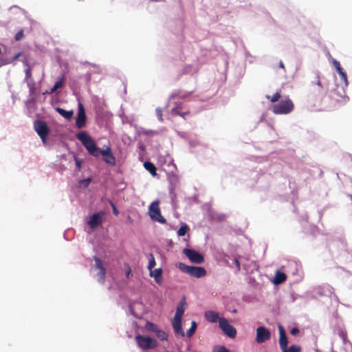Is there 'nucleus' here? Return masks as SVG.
Here are the masks:
<instances>
[{
    "label": "nucleus",
    "instance_id": "7",
    "mask_svg": "<svg viewBox=\"0 0 352 352\" xmlns=\"http://www.w3.org/2000/svg\"><path fill=\"white\" fill-rule=\"evenodd\" d=\"M34 128L42 141L45 142L50 131L47 124L44 121L37 120L34 122Z\"/></svg>",
    "mask_w": 352,
    "mask_h": 352
},
{
    "label": "nucleus",
    "instance_id": "45",
    "mask_svg": "<svg viewBox=\"0 0 352 352\" xmlns=\"http://www.w3.org/2000/svg\"><path fill=\"white\" fill-rule=\"evenodd\" d=\"M111 206L113 208V213L115 215H118L119 214V212H118V209L116 208V206L113 203H111Z\"/></svg>",
    "mask_w": 352,
    "mask_h": 352
},
{
    "label": "nucleus",
    "instance_id": "39",
    "mask_svg": "<svg viewBox=\"0 0 352 352\" xmlns=\"http://www.w3.org/2000/svg\"><path fill=\"white\" fill-rule=\"evenodd\" d=\"M185 98V96H180L179 94V92L177 91V92H175L173 93V94H171L170 96V99H173V98Z\"/></svg>",
    "mask_w": 352,
    "mask_h": 352
},
{
    "label": "nucleus",
    "instance_id": "23",
    "mask_svg": "<svg viewBox=\"0 0 352 352\" xmlns=\"http://www.w3.org/2000/svg\"><path fill=\"white\" fill-rule=\"evenodd\" d=\"M182 104L175 103V106L171 109V114L173 116H180L182 111Z\"/></svg>",
    "mask_w": 352,
    "mask_h": 352
},
{
    "label": "nucleus",
    "instance_id": "43",
    "mask_svg": "<svg viewBox=\"0 0 352 352\" xmlns=\"http://www.w3.org/2000/svg\"><path fill=\"white\" fill-rule=\"evenodd\" d=\"M181 114L182 115H180L179 116H181L184 119H186V118L190 115V112L188 111H182Z\"/></svg>",
    "mask_w": 352,
    "mask_h": 352
},
{
    "label": "nucleus",
    "instance_id": "8",
    "mask_svg": "<svg viewBox=\"0 0 352 352\" xmlns=\"http://www.w3.org/2000/svg\"><path fill=\"white\" fill-rule=\"evenodd\" d=\"M183 252L192 263L201 264L204 261L203 255L196 250L185 248L184 249Z\"/></svg>",
    "mask_w": 352,
    "mask_h": 352
},
{
    "label": "nucleus",
    "instance_id": "14",
    "mask_svg": "<svg viewBox=\"0 0 352 352\" xmlns=\"http://www.w3.org/2000/svg\"><path fill=\"white\" fill-rule=\"evenodd\" d=\"M344 96L345 92L342 87L340 88L338 87L336 89L331 91L330 92V97L337 102H340V100H342V99L344 98Z\"/></svg>",
    "mask_w": 352,
    "mask_h": 352
},
{
    "label": "nucleus",
    "instance_id": "25",
    "mask_svg": "<svg viewBox=\"0 0 352 352\" xmlns=\"http://www.w3.org/2000/svg\"><path fill=\"white\" fill-rule=\"evenodd\" d=\"M145 329L147 331H152V332H156L157 330L159 329L158 327L154 323L151 322H147L145 325Z\"/></svg>",
    "mask_w": 352,
    "mask_h": 352
},
{
    "label": "nucleus",
    "instance_id": "17",
    "mask_svg": "<svg viewBox=\"0 0 352 352\" xmlns=\"http://www.w3.org/2000/svg\"><path fill=\"white\" fill-rule=\"evenodd\" d=\"M185 305L186 300L185 298H183L179 303L178 304L176 309V312L173 318L175 319H182V316L185 311Z\"/></svg>",
    "mask_w": 352,
    "mask_h": 352
},
{
    "label": "nucleus",
    "instance_id": "46",
    "mask_svg": "<svg viewBox=\"0 0 352 352\" xmlns=\"http://www.w3.org/2000/svg\"><path fill=\"white\" fill-rule=\"evenodd\" d=\"M299 333V329L296 327L295 328H293L292 330H291V334L293 335V336H295L296 334H298Z\"/></svg>",
    "mask_w": 352,
    "mask_h": 352
},
{
    "label": "nucleus",
    "instance_id": "27",
    "mask_svg": "<svg viewBox=\"0 0 352 352\" xmlns=\"http://www.w3.org/2000/svg\"><path fill=\"white\" fill-rule=\"evenodd\" d=\"M301 347L298 345H292L289 348L287 346L282 352H300Z\"/></svg>",
    "mask_w": 352,
    "mask_h": 352
},
{
    "label": "nucleus",
    "instance_id": "2",
    "mask_svg": "<svg viewBox=\"0 0 352 352\" xmlns=\"http://www.w3.org/2000/svg\"><path fill=\"white\" fill-rule=\"evenodd\" d=\"M294 104L292 100L288 97L282 99L279 102L272 107V111L274 114L286 115L293 111Z\"/></svg>",
    "mask_w": 352,
    "mask_h": 352
},
{
    "label": "nucleus",
    "instance_id": "19",
    "mask_svg": "<svg viewBox=\"0 0 352 352\" xmlns=\"http://www.w3.org/2000/svg\"><path fill=\"white\" fill-rule=\"evenodd\" d=\"M286 278L287 276L285 273L281 272L280 271H277L274 278V283L275 285L281 284L286 280Z\"/></svg>",
    "mask_w": 352,
    "mask_h": 352
},
{
    "label": "nucleus",
    "instance_id": "10",
    "mask_svg": "<svg viewBox=\"0 0 352 352\" xmlns=\"http://www.w3.org/2000/svg\"><path fill=\"white\" fill-rule=\"evenodd\" d=\"M87 116L83 104L79 102L78 104V115L76 120V126L78 129L83 128L86 124Z\"/></svg>",
    "mask_w": 352,
    "mask_h": 352
},
{
    "label": "nucleus",
    "instance_id": "3",
    "mask_svg": "<svg viewBox=\"0 0 352 352\" xmlns=\"http://www.w3.org/2000/svg\"><path fill=\"white\" fill-rule=\"evenodd\" d=\"M177 267L181 271L195 278H201L206 275V270L202 267L189 266L183 263H179Z\"/></svg>",
    "mask_w": 352,
    "mask_h": 352
},
{
    "label": "nucleus",
    "instance_id": "36",
    "mask_svg": "<svg viewBox=\"0 0 352 352\" xmlns=\"http://www.w3.org/2000/svg\"><path fill=\"white\" fill-rule=\"evenodd\" d=\"M23 30H19L15 35V40L19 41L23 37Z\"/></svg>",
    "mask_w": 352,
    "mask_h": 352
},
{
    "label": "nucleus",
    "instance_id": "35",
    "mask_svg": "<svg viewBox=\"0 0 352 352\" xmlns=\"http://www.w3.org/2000/svg\"><path fill=\"white\" fill-rule=\"evenodd\" d=\"M90 182H91L90 178L82 179L79 182L80 185L83 186L84 187H87L89 185Z\"/></svg>",
    "mask_w": 352,
    "mask_h": 352
},
{
    "label": "nucleus",
    "instance_id": "16",
    "mask_svg": "<svg viewBox=\"0 0 352 352\" xmlns=\"http://www.w3.org/2000/svg\"><path fill=\"white\" fill-rule=\"evenodd\" d=\"M172 324L175 333L179 334L182 337L185 336L182 326V319L173 318Z\"/></svg>",
    "mask_w": 352,
    "mask_h": 352
},
{
    "label": "nucleus",
    "instance_id": "42",
    "mask_svg": "<svg viewBox=\"0 0 352 352\" xmlns=\"http://www.w3.org/2000/svg\"><path fill=\"white\" fill-rule=\"evenodd\" d=\"M32 76V70L30 67L25 69V78H30Z\"/></svg>",
    "mask_w": 352,
    "mask_h": 352
},
{
    "label": "nucleus",
    "instance_id": "49",
    "mask_svg": "<svg viewBox=\"0 0 352 352\" xmlns=\"http://www.w3.org/2000/svg\"><path fill=\"white\" fill-rule=\"evenodd\" d=\"M19 56H20V54H18L15 56L14 59H16Z\"/></svg>",
    "mask_w": 352,
    "mask_h": 352
},
{
    "label": "nucleus",
    "instance_id": "22",
    "mask_svg": "<svg viewBox=\"0 0 352 352\" xmlns=\"http://www.w3.org/2000/svg\"><path fill=\"white\" fill-rule=\"evenodd\" d=\"M144 166L153 176H155L157 175L156 167L152 162H145Z\"/></svg>",
    "mask_w": 352,
    "mask_h": 352
},
{
    "label": "nucleus",
    "instance_id": "34",
    "mask_svg": "<svg viewBox=\"0 0 352 352\" xmlns=\"http://www.w3.org/2000/svg\"><path fill=\"white\" fill-rule=\"evenodd\" d=\"M333 64L335 68L336 69V71L338 72V73L343 70L340 63L338 60L333 59Z\"/></svg>",
    "mask_w": 352,
    "mask_h": 352
},
{
    "label": "nucleus",
    "instance_id": "20",
    "mask_svg": "<svg viewBox=\"0 0 352 352\" xmlns=\"http://www.w3.org/2000/svg\"><path fill=\"white\" fill-rule=\"evenodd\" d=\"M56 111L67 120H70L74 114L73 111H67L60 107H56Z\"/></svg>",
    "mask_w": 352,
    "mask_h": 352
},
{
    "label": "nucleus",
    "instance_id": "21",
    "mask_svg": "<svg viewBox=\"0 0 352 352\" xmlns=\"http://www.w3.org/2000/svg\"><path fill=\"white\" fill-rule=\"evenodd\" d=\"M65 76H62L61 77H60L58 78V80H57V82L55 83V85H54V87L51 89L50 90V94H53L54 93L57 89L61 88L63 85H64V82H65Z\"/></svg>",
    "mask_w": 352,
    "mask_h": 352
},
{
    "label": "nucleus",
    "instance_id": "30",
    "mask_svg": "<svg viewBox=\"0 0 352 352\" xmlns=\"http://www.w3.org/2000/svg\"><path fill=\"white\" fill-rule=\"evenodd\" d=\"M155 264H156V263H155L154 256L153 255V254H149L148 269V270L153 269L155 267Z\"/></svg>",
    "mask_w": 352,
    "mask_h": 352
},
{
    "label": "nucleus",
    "instance_id": "9",
    "mask_svg": "<svg viewBox=\"0 0 352 352\" xmlns=\"http://www.w3.org/2000/svg\"><path fill=\"white\" fill-rule=\"evenodd\" d=\"M271 338V333L266 327L260 326L256 329V341L258 344L265 342Z\"/></svg>",
    "mask_w": 352,
    "mask_h": 352
},
{
    "label": "nucleus",
    "instance_id": "29",
    "mask_svg": "<svg viewBox=\"0 0 352 352\" xmlns=\"http://www.w3.org/2000/svg\"><path fill=\"white\" fill-rule=\"evenodd\" d=\"M189 230L188 226L186 224L182 225L177 230V234L179 236H184L188 230Z\"/></svg>",
    "mask_w": 352,
    "mask_h": 352
},
{
    "label": "nucleus",
    "instance_id": "28",
    "mask_svg": "<svg viewBox=\"0 0 352 352\" xmlns=\"http://www.w3.org/2000/svg\"><path fill=\"white\" fill-rule=\"evenodd\" d=\"M156 336L160 340H166L168 338V335L162 330L157 329L155 332Z\"/></svg>",
    "mask_w": 352,
    "mask_h": 352
},
{
    "label": "nucleus",
    "instance_id": "24",
    "mask_svg": "<svg viewBox=\"0 0 352 352\" xmlns=\"http://www.w3.org/2000/svg\"><path fill=\"white\" fill-rule=\"evenodd\" d=\"M197 322L194 320L191 322V327L187 331L186 336L188 338H190L192 336V335L195 333L196 329H197Z\"/></svg>",
    "mask_w": 352,
    "mask_h": 352
},
{
    "label": "nucleus",
    "instance_id": "41",
    "mask_svg": "<svg viewBox=\"0 0 352 352\" xmlns=\"http://www.w3.org/2000/svg\"><path fill=\"white\" fill-rule=\"evenodd\" d=\"M75 163H76L78 170H80V168L82 167V161L80 160L79 159L75 157Z\"/></svg>",
    "mask_w": 352,
    "mask_h": 352
},
{
    "label": "nucleus",
    "instance_id": "5",
    "mask_svg": "<svg viewBox=\"0 0 352 352\" xmlns=\"http://www.w3.org/2000/svg\"><path fill=\"white\" fill-rule=\"evenodd\" d=\"M149 215L152 220L165 223L166 220L161 214L160 208L159 207V201H153L149 206Z\"/></svg>",
    "mask_w": 352,
    "mask_h": 352
},
{
    "label": "nucleus",
    "instance_id": "48",
    "mask_svg": "<svg viewBox=\"0 0 352 352\" xmlns=\"http://www.w3.org/2000/svg\"><path fill=\"white\" fill-rule=\"evenodd\" d=\"M279 66H280V67H281V68H284V67H284V65H283V62H282V61H280V63H279Z\"/></svg>",
    "mask_w": 352,
    "mask_h": 352
},
{
    "label": "nucleus",
    "instance_id": "1",
    "mask_svg": "<svg viewBox=\"0 0 352 352\" xmlns=\"http://www.w3.org/2000/svg\"><path fill=\"white\" fill-rule=\"evenodd\" d=\"M76 138L81 142L89 155L96 157H98L102 155L103 160L106 164L115 165L116 158L109 146H104L102 149H100L96 146L94 140L85 131L79 132L76 135Z\"/></svg>",
    "mask_w": 352,
    "mask_h": 352
},
{
    "label": "nucleus",
    "instance_id": "47",
    "mask_svg": "<svg viewBox=\"0 0 352 352\" xmlns=\"http://www.w3.org/2000/svg\"><path fill=\"white\" fill-rule=\"evenodd\" d=\"M316 85L320 87H322L318 74L316 75Z\"/></svg>",
    "mask_w": 352,
    "mask_h": 352
},
{
    "label": "nucleus",
    "instance_id": "33",
    "mask_svg": "<svg viewBox=\"0 0 352 352\" xmlns=\"http://www.w3.org/2000/svg\"><path fill=\"white\" fill-rule=\"evenodd\" d=\"M156 116L160 122H163V113L161 108H157L155 110Z\"/></svg>",
    "mask_w": 352,
    "mask_h": 352
},
{
    "label": "nucleus",
    "instance_id": "4",
    "mask_svg": "<svg viewBox=\"0 0 352 352\" xmlns=\"http://www.w3.org/2000/svg\"><path fill=\"white\" fill-rule=\"evenodd\" d=\"M135 341L138 346L144 350L153 349L157 346L156 340L141 335L135 336Z\"/></svg>",
    "mask_w": 352,
    "mask_h": 352
},
{
    "label": "nucleus",
    "instance_id": "32",
    "mask_svg": "<svg viewBox=\"0 0 352 352\" xmlns=\"http://www.w3.org/2000/svg\"><path fill=\"white\" fill-rule=\"evenodd\" d=\"M339 336L344 344H346L349 342L347 338V333L346 331H344L342 330L340 331Z\"/></svg>",
    "mask_w": 352,
    "mask_h": 352
},
{
    "label": "nucleus",
    "instance_id": "38",
    "mask_svg": "<svg viewBox=\"0 0 352 352\" xmlns=\"http://www.w3.org/2000/svg\"><path fill=\"white\" fill-rule=\"evenodd\" d=\"M124 267H125L126 276V278H129L131 273V269L128 264H125Z\"/></svg>",
    "mask_w": 352,
    "mask_h": 352
},
{
    "label": "nucleus",
    "instance_id": "6",
    "mask_svg": "<svg viewBox=\"0 0 352 352\" xmlns=\"http://www.w3.org/2000/svg\"><path fill=\"white\" fill-rule=\"evenodd\" d=\"M219 327L228 337L234 338L236 336V329L232 326L227 319L221 318L219 320Z\"/></svg>",
    "mask_w": 352,
    "mask_h": 352
},
{
    "label": "nucleus",
    "instance_id": "13",
    "mask_svg": "<svg viewBox=\"0 0 352 352\" xmlns=\"http://www.w3.org/2000/svg\"><path fill=\"white\" fill-rule=\"evenodd\" d=\"M278 331H279V345L281 349V351H283L287 346L288 340L284 330V328L282 325H278Z\"/></svg>",
    "mask_w": 352,
    "mask_h": 352
},
{
    "label": "nucleus",
    "instance_id": "40",
    "mask_svg": "<svg viewBox=\"0 0 352 352\" xmlns=\"http://www.w3.org/2000/svg\"><path fill=\"white\" fill-rule=\"evenodd\" d=\"M214 352H230V351L225 346H220L217 349L214 350Z\"/></svg>",
    "mask_w": 352,
    "mask_h": 352
},
{
    "label": "nucleus",
    "instance_id": "31",
    "mask_svg": "<svg viewBox=\"0 0 352 352\" xmlns=\"http://www.w3.org/2000/svg\"><path fill=\"white\" fill-rule=\"evenodd\" d=\"M338 74H339L341 80L344 82L346 86H347L348 85V80H347L346 73L344 70H342V71L338 72Z\"/></svg>",
    "mask_w": 352,
    "mask_h": 352
},
{
    "label": "nucleus",
    "instance_id": "44",
    "mask_svg": "<svg viewBox=\"0 0 352 352\" xmlns=\"http://www.w3.org/2000/svg\"><path fill=\"white\" fill-rule=\"evenodd\" d=\"M234 264L237 268V270L239 271L241 270V265H240V262L237 259V258H235L234 261Z\"/></svg>",
    "mask_w": 352,
    "mask_h": 352
},
{
    "label": "nucleus",
    "instance_id": "18",
    "mask_svg": "<svg viewBox=\"0 0 352 352\" xmlns=\"http://www.w3.org/2000/svg\"><path fill=\"white\" fill-rule=\"evenodd\" d=\"M150 270V276L155 278V280L157 283L161 284L162 281V270L161 268H157L154 270Z\"/></svg>",
    "mask_w": 352,
    "mask_h": 352
},
{
    "label": "nucleus",
    "instance_id": "15",
    "mask_svg": "<svg viewBox=\"0 0 352 352\" xmlns=\"http://www.w3.org/2000/svg\"><path fill=\"white\" fill-rule=\"evenodd\" d=\"M205 318L210 322L214 323L221 318L219 317V314L214 311H207L204 314Z\"/></svg>",
    "mask_w": 352,
    "mask_h": 352
},
{
    "label": "nucleus",
    "instance_id": "12",
    "mask_svg": "<svg viewBox=\"0 0 352 352\" xmlns=\"http://www.w3.org/2000/svg\"><path fill=\"white\" fill-rule=\"evenodd\" d=\"M104 215V212L100 211L94 213L90 217L87 223L91 228H95L102 223V218Z\"/></svg>",
    "mask_w": 352,
    "mask_h": 352
},
{
    "label": "nucleus",
    "instance_id": "26",
    "mask_svg": "<svg viewBox=\"0 0 352 352\" xmlns=\"http://www.w3.org/2000/svg\"><path fill=\"white\" fill-rule=\"evenodd\" d=\"M280 93L276 92L272 96L269 95L266 96V98L268 99L271 102L275 103L278 101V100L280 98Z\"/></svg>",
    "mask_w": 352,
    "mask_h": 352
},
{
    "label": "nucleus",
    "instance_id": "37",
    "mask_svg": "<svg viewBox=\"0 0 352 352\" xmlns=\"http://www.w3.org/2000/svg\"><path fill=\"white\" fill-rule=\"evenodd\" d=\"M314 100L315 101H314V105L315 107H316L318 110H322V105L320 104V100H318V98H316Z\"/></svg>",
    "mask_w": 352,
    "mask_h": 352
},
{
    "label": "nucleus",
    "instance_id": "11",
    "mask_svg": "<svg viewBox=\"0 0 352 352\" xmlns=\"http://www.w3.org/2000/svg\"><path fill=\"white\" fill-rule=\"evenodd\" d=\"M94 260L95 261V267L99 271L96 275L97 280L100 283L103 284L105 281L106 270L98 257L94 256Z\"/></svg>",
    "mask_w": 352,
    "mask_h": 352
}]
</instances>
